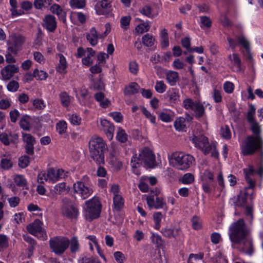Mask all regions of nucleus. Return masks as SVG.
I'll return each instance as SVG.
<instances>
[{
  "mask_svg": "<svg viewBox=\"0 0 263 263\" xmlns=\"http://www.w3.org/2000/svg\"><path fill=\"white\" fill-rule=\"evenodd\" d=\"M229 236L231 241L234 244L243 243L242 251L251 254L253 252V243L247 237L250 233L244 220L240 219L232 223L229 228Z\"/></svg>",
  "mask_w": 263,
  "mask_h": 263,
  "instance_id": "nucleus-1",
  "label": "nucleus"
},
{
  "mask_svg": "<svg viewBox=\"0 0 263 263\" xmlns=\"http://www.w3.org/2000/svg\"><path fill=\"white\" fill-rule=\"evenodd\" d=\"M17 139L18 135L11 132L3 133L0 135V140L5 145H9L11 142L14 143Z\"/></svg>",
  "mask_w": 263,
  "mask_h": 263,
  "instance_id": "nucleus-17",
  "label": "nucleus"
},
{
  "mask_svg": "<svg viewBox=\"0 0 263 263\" xmlns=\"http://www.w3.org/2000/svg\"><path fill=\"white\" fill-rule=\"evenodd\" d=\"M29 158L26 155L21 157L18 160V165L22 168L26 167L29 165Z\"/></svg>",
  "mask_w": 263,
  "mask_h": 263,
  "instance_id": "nucleus-63",
  "label": "nucleus"
},
{
  "mask_svg": "<svg viewBox=\"0 0 263 263\" xmlns=\"http://www.w3.org/2000/svg\"><path fill=\"white\" fill-rule=\"evenodd\" d=\"M244 173H245V179L249 184V187L253 188L255 186V181L252 178L253 173V170L252 169H245Z\"/></svg>",
  "mask_w": 263,
  "mask_h": 263,
  "instance_id": "nucleus-38",
  "label": "nucleus"
},
{
  "mask_svg": "<svg viewBox=\"0 0 263 263\" xmlns=\"http://www.w3.org/2000/svg\"><path fill=\"white\" fill-rule=\"evenodd\" d=\"M20 125L21 128L25 130L28 131L31 128L29 121L27 117H24L21 119Z\"/></svg>",
  "mask_w": 263,
  "mask_h": 263,
  "instance_id": "nucleus-60",
  "label": "nucleus"
},
{
  "mask_svg": "<svg viewBox=\"0 0 263 263\" xmlns=\"http://www.w3.org/2000/svg\"><path fill=\"white\" fill-rule=\"evenodd\" d=\"M183 184H191L194 181V176L191 173L185 174L180 180Z\"/></svg>",
  "mask_w": 263,
  "mask_h": 263,
  "instance_id": "nucleus-53",
  "label": "nucleus"
},
{
  "mask_svg": "<svg viewBox=\"0 0 263 263\" xmlns=\"http://www.w3.org/2000/svg\"><path fill=\"white\" fill-rule=\"evenodd\" d=\"M255 114V108L252 104L249 105V109L247 112V120L250 123L255 121L254 120V115Z\"/></svg>",
  "mask_w": 263,
  "mask_h": 263,
  "instance_id": "nucleus-56",
  "label": "nucleus"
},
{
  "mask_svg": "<svg viewBox=\"0 0 263 263\" xmlns=\"http://www.w3.org/2000/svg\"><path fill=\"white\" fill-rule=\"evenodd\" d=\"M74 193L84 200L90 197L93 191L91 187L85 184L81 181H78L73 185Z\"/></svg>",
  "mask_w": 263,
  "mask_h": 263,
  "instance_id": "nucleus-9",
  "label": "nucleus"
},
{
  "mask_svg": "<svg viewBox=\"0 0 263 263\" xmlns=\"http://www.w3.org/2000/svg\"><path fill=\"white\" fill-rule=\"evenodd\" d=\"M139 12L146 17L153 18L157 14H155L153 13L152 8L148 5H144L143 7L139 9Z\"/></svg>",
  "mask_w": 263,
  "mask_h": 263,
  "instance_id": "nucleus-31",
  "label": "nucleus"
},
{
  "mask_svg": "<svg viewBox=\"0 0 263 263\" xmlns=\"http://www.w3.org/2000/svg\"><path fill=\"white\" fill-rule=\"evenodd\" d=\"M51 11L57 14L59 18L64 22H66V13L63 10L61 6L58 4H54L50 7Z\"/></svg>",
  "mask_w": 263,
  "mask_h": 263,
  "instance_id": "nucleus-24",
  "label": "nucleus"
},
{
  "mask_svg": "<svg viewBox=\"0 0 263 263\" xmlns=\"http://www.w3.org/2000/svg\"><path fill=\"white\" fill-rule=\"evenodd\" d=\"M190 140L195 146L200 149L204 155L211 153L212 157L218 158L219 154L216 144L214 143L210 144L206 137L203 135H193L190 137Z\"/></svg>",
  "mask_w": 263,
  "mask_h": 263,
  "instance_id": "nucleus-3",
  "label": "nucleus"
},
{
  "mask_svg": "<svg viewBox=\"0 0 263 263\" xmlns=\"http://www.w3.org/2000/svg\"><path fill=\"white\" fill-rule=\"evenodd\" d=\"M142 162L139 155L138 156L136 154L134 155L131 159L130 164L133 169V172L137 175H139L140 172L137 169L141 166Z\"/></svg>",
  "mask_w": 263,
  "mask_h": 263,
  "instance_id": "nucleus-23",
  "label": "nucleus"
},
{
  "mask_svg": "<svg viewBox=\"0 0 263 263\" xmlns=\"http://www.w3.org/2000/svg\"><path fill=\"white\" fill-rule=\"evenodd\" d=\"M139 85L135 82H133L125 88L124 93L126 95H135L139 92Z\"/></svg>",
  "mask_w": 263,
  "mask_h": 263,
  "instance_id": "nucleus-28",
  "label": "nucleus"
},
{
  "mask_svg": "<svg viewBox=\"0 0 263 263\" xmlns=\"http://www.w3.org/2000/svg\"><path fill=\"white\" fill-rule=\"evenodd\" d=\"M146 202L148 207L151 209H162L165 205L164 198L162 197L158 196L157 193L155 194V195L147 196Z\"/></svg>",
  "mask_w": 263,
  "mask_h": 263,
  "instance_id": "nucleus-15",
  "label": "nucleus"
},
{
  "mask_svg": "<svg viewBox=\"0 0 263 263\" xmlns=\"http://www.w3.org/2000/svg\"><path fill=\"white\" fill-rule=\"evenodd\" d=\"M110 163L116 170H120L122 166V162L114 155H110Z\"/></svg>",
  "mask_w": 263,
  "mask_h": 263,
  "instance_id": "nucleus-44",
  "label": "nucleus"
},
{
  "mask_svg": "<svg viewBox=\"0 0 263 263\" xmlns=\"http://www.w3.org/2000/svg\"><path fill=\"white\" fill-rule=\"evenodd\" d=\"M196 101H194L191 98H187L183 100L182 106L185 109L192 110L193 111L194 106H195V104L196 103Z\"/></svg>",
  "mask_w": 263,
  "mask_h": 263,
  "instance_id": "nucleus-43",
  "label": "nucleus"
},
{
  "mask_svg": "<svg viewBox=\"0 0 263 263\" xmlns=\"http://www.w3.org/2000/svg\"><path fill=\"white\" fill-rule=\"evenodd\" d=\"M101 124L103 128V130L106 135L107 137L111 140L114 137L115 127L109 121L103 119L101 121Z\"/></svg>",
  "mask_w": 263,
  "mask_h": 263,
  "instance_id": "nucleus-18",
  "label": "nucleus"
},
{
  "mask_svg": "<svg viewBox=\"0 0 263 263\" xmlns=\"http://www.w3.org/2000/svg\"><path fill=\"white\" fill-rule=\"evenodd\" d=\"M196 101H194L191 98H187L183 100L182 106L185 109L192 110L193 111L194 106H195V104L196 103Z\"/></svg>",
  "mask_w": 263,
  "mask_h": 263,
  "instance_id": "nucleus-42",
  "label": "nucleus"
},
{
  "mask_svg": "<svg viewBox=\"0 0 263 263\" xmlns=\"http://www.w3.org/2000/svg\"><path fill=\"white\" fill-rule=\"evenodd\" d=\"M107 148V145L101 137L97 135L91 137L89 142L90 155L91 158L97 163H104V152Z\"/></svg>",
  "mask_w": 263,
  "mask_h": 263,
  "instance_id": "nucleus-2",
  "label": "nucleus"
},
{
  "mask_svg": "<svg viewBox=\"0 0 263 263\" xmlns=\"http://www.w3.org/2000/svg\"><path fill=\"white\" fill-rule=\"evenodd\" d=\"M9 246L8 237L4 235L0 234V252L6 249Z\"/></svg>",
  "mask_w": 263,
  "mask_h": 263,
  "instance_id": "nucleus-48",
  "label": "nucleus"
},
{
  "mask_svg": "<svg viewBox=\"0 0 263 263\" xmlns=\"http://www.w3.org/2000/svg\"><path fill=\"white\" fill-rule=\"evenodd\" d=\"M139 157L144 164L150 168L156 166L155 156L153 151L147 147H144L140 152Z\"/></svg>",
  "mask_w": 263,
  "mask_h": 263,
  "instance_id": "nucleus-12",
  "label": "nucleus"
},
{
  "mask_svg": "<svg viewBox=\"0 0 263 263\" xmlns=\"http://www.w3.org/2000/svg\"><path fill=\"white\" fill-rule=\"evenodd\" d=\"M185 119L183 117L177 118L174 122L175 129L178 131H185L186 129Z\"/></svg>",
  "mask_w": 263,
  "mask_h": 263,
  "instance_id": "nucleus-34",
  "label": "nucleus"
},
{
  "mask_svg": "<svg viewBox=\"0 0 263 263\" xmlns=\"http://www.w3.org/2000/svg\"><path fill=\"white\" fill-rule=\"evenodd\" d=\"M62 213L69 218H74L79 214L78 208L74 206L70 199L68 198H64L62 199Z\"/></svg>",
  "mask_w": 263,
  "mask_h": 263,
  "instance_id": "nucleus-10",
  "label": "nucleus"
},
{
  "mask_svg": "<svg viewBox=\"0 0 263 263\" xmlns=\"http://www.w3.org/2000/svg\"><path fill=\"white\" fill-rule=\"evenodd\" d=\"M69 245L68 238L57 236L51 238L49 240V246L52 251L57 255L63 254Z\"/></svg>",
  "mask_w": 263,
  "mask_h": 263,
  "instance_id": "nucleus-8",
  "label": "nucleus"
},
{
  "mask_svg": "<svg viewBox=\"0 0 263 263\" xmlns=\"http://www.w3.org/2000/svg\"><path fill=\"white\" fill-rule=\"evenodd\" d=\"M180 229L175 228L174 227H166L161 231L162 235L167 238H176L179 235Z\"/></svg>",
  "mask_w": 263,
  "mask_h": 263,
  "instance_id": "nucleus-21",
  "label": "nucleus"
},
{
  "mask_svg": "<svg viewBox=\"0 0 263 263\" xmlns=\"http://www.w3.org/2000/svg\"><path fill=\"white\" fill-rule=\"evenodd\" d=\"M1 166L4 170H8L12 167V162L10 157L3 158L1 162Z\"/></svg>",
  "mask_w": 263,
  "mask_h": 263,
  "instance_id": "nucleus-47",
  "label": "nucleus"
},
{
  "mask_svg": "<svg viewBox=\"0 0 263 263\" xmlns=\"http://www.w3.org/2000/svg\"><path fill=\"white\" fill-rule=\"evenodd\" d=\"M103 37L102 35L98 33L96 29L94 27L91 28L89 32L86 35L87 41L92 46H95L98 44L99 38H102Z\"/></svg>",
  "mask_w": 263,
  "mask_h": 263,
  "instance_id": "nucleus-20",
  "label": "nucleus"
},
{
  "mask_svg": "<svg viewBox=\"0 0 263 263\" xmlns=\"http://www.w3.org/2000/svg\"><path fill=\"white\" fill-rule=\"evenodd\" d=\"M167 96L171 102L176 103L179 101L178 90L173 88L167 92Z\"/></svg>",
  "mask_w": 263,
  "mask_h": 263,
  "instance_id": "nucleus-37",
  "label": "nucleus"
},
{
  "mask_svg": "<svg viewBox=\"0 0 263 263\" xmlns=\"http://www.w3.org/2000/svg\"><path fill=\"white\" fill-rule=\"evenodd\" d=\"M67 123L64 121H61L57 124V130L58 132L62 135L66 132Z\"/></svg>",
  "mask_w": 263,
  "mask_h": 263,
  "instance_id": "nucleus-59",
  "label": "nucleus"
},
{
  "mask_svg": "<svg viewBox=\"0 0 263 263\" xmlns=\"http://www.w3.org/2000/svg\"><path fill=\"white\" fill-rule=\"evenodd\" d=\"M43 223L39 219H35L32 223L27 225L26 229L28 232L35 236L42 239H46L47 235L42 228Z\"/></svg>",
  "mask_w": 263,
  "mask_h": 263,
  "instance_id": "nucleus-11",
  "label": "nucleus"
},
{
  "mask_svg": "<svg viewBox=\"0 0 263 263\" xmlns=\"http://www.w3.org/2000/svg\"><path fill=\"white\" fill-rule=\"evenodd\" d=\"M155 88L157 92L162 93L166 90V85L163 81H157Z\"/></svg>",
  "mask_w": 263,
  "mask_h": 263,
  "instance_id": "nucleus-61",
  "label": "nucleus"
},
{
  "mask_svg": "<svg viewBox=\"0 0 263 263\" xmlns=\"http://www.w3.org/2000/svg\"><path fill=\"white\" fill-rule=\"evenodd\" d=\"M69 4L72 8L80 9L85 7V0H70Z\"/></svg>",
  "mask_w": 263,
  "mask_h": 263,
  "instance_id": "nucleus-49",
  "label": "nucleus"
},
{
  "mask_svg": "<svg viewBox=\"0 0 263 263\" xmlns=\"http://www.w3.org/2000/svg\"><path fill=\"white\" fill-rule=\"evenodd\" d=\"M251 124V130L253 133L254 136H261V129L259 124L256 122L253 121L250 122Z\"/></svg>",
  "mask_w": 263,
  "mask_h": 263,
  "instance_id": "nucleus-45",
  "label": "nucleus"
},
{
  "mask_svg": "<svg viewBox=\"0 0 263 263\" xmlns=\"http://www.w3.org/2000/svg\"><path fill=\"white\" fill-rule=\"evenodd\" d=\"M114 206L116 211H120L124 206V200L121 195H116L113 197Z\"/></svg>",
  "mask_w": 263,
  "mask_h": 263,
  "instance_id": "nucleus-30",
  "label": "nucleus"
},
{
  "mask_svg": "<svg viewBox=\"0 0 263 263\" xmlns=\"http://www.w3.org/2000/svg\"><path fill=\"white\" fill-rule=\"evenodd\" d=\"M238 43L246 49L247 52L250 50V43L246 38L242 35L237 37Z\"/></svg>",
  "mask_w": 263,
  "mask_h": 263,
  "instance_id": "nucleus-50",
  "label": "nucleus"
},
{
  "mask_svg": "<svg viewBox=\"0 0 263 263\" xmlns=\"http://www.w3.org/2000/svg\"><path fill=\"white\" fill-rule=\"evenodd\" d=\"M32 105L35 108L39 110L43 109L46 106L44 101L40 99H34L32 101Z\"/></svg>",
  "mask_w": 263,
  "mask_h": 263,
  "instance_id": "nucleus-64",
  "label": "nucleus"
},
{
  "mask_svg": "<svg viewBox=\"0 0 263 263\" xmlns=\"http://www.w3.org/2000/svg\"><path fill=\"white\" fill-rule=\"evenodd\" d=\"M26 41V37L20 33L12 32L6 41L7 50L12 53L13 55H17L21 51Z\"/></svg>",
  "mask_w": 263,
  "mask_h": 263,
  "instance_id": "nucleus-5",
  "label": "nucleus"
},
{
  "mask_svg": "<svg viewBox=\"0 0 263 263\" xmlns=\"http://www.w3.org/2000/svg\"><path fill=\"white\" fill-rule=\"evenodd\" d=\"M193 112L195 118L197 119L201 118L205 114V108L203 105L199 101H196L195 106L193 110Z\"/></svg>",
  "mask_w": 263,
  "mask_h": 263,
  "instance_id": "nucleus-25",
  "label": "nucleus"
},
{
  "mask_svg": "<svg viewBox=\"0 0 263 263\" xmlns=\"http://www.w3.org/2000/svg\"><path fill=\"white\" fill-rule=\"evenodd\" d=\"M117 139L121 143H125L127 141L128 135L125 133V130L121 127H118L117 129Z\"/></svg>",
  "mask_w": 263,
  "mask_h": 263,
  "instance_id": "nucleus-40",
  "label": "nucleus"
},
{
  "mask_svg": "<svg viewBox=\"0 0 263 263\" xmlns=\"http://www.w3.org/2000/svg\"><path fill=\"white\" fill-rule=\"evenodd\" d=\"M22 140L24 143L25 153L28 155H33L34 146L36 143L35 138L30 134L22 133Z\"/></svg>",
  "mask_w": 263,
  "mask_h": 263,
  "instance_id": "nucleus-14",
  "label": "nucleus"
},
{
  "mask_svg": "<svg viewBox=\"0 0 263 263\" xmlns=\"http://www.w3.org/2000/svg\"><path fill=\"white\" fill-rule=\"evenodd\" d=\"M95 9L98 15L105 16H108L112 11L111 2L109 0L99 1L95 5Z\"/></svg>",
  "mask_w": 263,
  "mask_h": 263,
  "instance_id": "nucleus-13",
  "label": "nucleus"
},
{
  "mask_svg": "<svg viewBox=\"0 0 263 263\" xmlns=\"http://www.w3.org/2000/svg\"><path fill=\"white\" fill-rule=\"evenodd\" d=\"M174 165L178 170H185L189 168L194 161V157L182 152H176L173 155Z\"/></svg>",
  "mask_w": 263,
  "mask_h": 263,
  "instance_id": "nucleus-7",
  "label": "nucleus"
},
{
  "mask_svg": "<svg viewBox=\"0 0 263 263\" xmlns=\"http://www.w3.org/2000/svg\"><path fill=\"white\" fill-rule=\"evenodd\" d=\"M18 67L15 65H8L1 70L2 79L8 81L11 79L13 75L18 72Z\"/></svg>",
  "mask_w": 263,
  "mask_h": 263,
  "instance_id": "nucleus-16",
  "label": "nucleus"
},
{
  "mask_svg": "<svg viewBox=\"0 0 263 263\" xmlns=\"http://www.w3.org/2000/svg\"><path fill=\"white\" fill-rule=\"evenodd\" d=\"M69 247L70 252L72 253H75L80 250V243L77 237L73 236L69 240Z\"/></svg>",
  "mask_w": 263,
  "mask_h": 263,
  "instance_id": "nucleus-35",
  "label": "nucleus"
},
{
  "mask_svg": "<svg viewBox=\"0 0 263 263\" xmlns=\"http://www.w3.org/2000/svg\"><path fill=\"white\" fill-rule=\"evenodd\" d=\"M248 194L247 193H240L237 195V199L235 201V204L237 206L241 207L245 206L247 201Z\"/></svg>",
  "mask_w": 263,
  "mask_h": 263,
  "instance_id": "nucleus-33",
  "label": "nucleus"
},
{
  "mask_svg": "<svg viewBox=\"0 0 263 263\" xmlns=\"http://www.w3.org/2000/svg\"><path fill=\"white\" fill-rule=\"evenodd\" d=\"M58 56L59 58V63L57 66V71L60 73H65L67 66L66 59L62 54H59Z\"/></svg>",
  "mask_w": 263,
  "mask_h": 263,
  "instance_id": "nucleus-29",
  "label": "nucleus"
},
{
  "mask_svg": "<svg viewBox=\"0 0 263 263\" xmlns=\"http://www.w3.org/2000/svg\"><path fill=\"white\" fill-rule=\"evenodd\" d=\"M59 97L61 103L64 107H68L69 105L71 102V97L66 92H61L59 94Z\"/></svg>",
  "mask_w": 263,
  "mask_h": 263,
  "instance_id": "nucleus-39",
  "label": "nucleus"
},
{
  "mask_svg": "<svg viewBox=\"0 0 263 263\" xmlns=\"http://www.w3.org/2000/svg\"><path fill=\"white\" fill-rule=\"evenodd\" d=\"M86 51L88 53L87 55L82 59V62L83 64L89 66L93 63L92 57L95 56L96 52L91 48H87Z\"/></svg>",
  "mask_w": 263,
  "mask_h": 263,
  "instance_id": "nucleus-27",
  "label": "nucleus"
},
{
  "mask_svg": "<svg viewBox=\"0 0 263 263\" xmlns=\"http://www.w3.org/2000/svg\"><path fill=\"white\" fill-rule=\"evenodd\" d=\"M200 21L201 23V28H209L211 27L212 21L210 18L206 16H200Z\"/></svg>",
  "mask_w": 263,
  "mask_h": 263,
  "instance_id": "nucleus-51",
  "label": "nucleus"
},
{
  "mask_svg": "<svg viewBox=\"0 0 263 263\" xmlns=\"http://www.w3.org/2000/svg\"><path fill=\"white\" fill-rule=\"evenodd\" d=\"M166 79L167 82L171 86H174L179 80L178 73L176 71L170 70L166 73Z\"/></svg>",
  "mask_w": 263,
  "mask_h": 263,
  "instance_id": "nucleus-26",
  "label": "nucleus"
},
{
  "mask_svg": "<svg viewBox=\"0 0 263 263\" xmlns=\"http://www.w3.org/2000/svg\"><path fill=\"white\" fill-rule=\"evenodd\" d=\"M96 100L98 101L100 105L104 108L107 107L109 104V101L105 98L104 95L102 92H98L95 95Z\"/></svg>",
  "mask_w": 263,
  "mask_h": 263,
  "instance_id": "nucleus-36",
  "label": "nucleus"
},
{
  "mask_svg": "<svg viewBox=\"0 0 263 263\" xmlns=\"http://www.w3.org/2000/svg\"><path fill=\"white\" fill-rule=\"evenodd\" d=\"M44 26L49 32H53L57 28V22L54 16L47 15L43 19Z\"/></svg>",
  "mask_w": 263,
  "mask_h": 263,
  "instance_id": "nucleus-19",
  "label": "nucleus"
},
{
  "mask_svg": "<svg viewBox=\"0 0 263 263\" xmlns=\"http://www.w3.org/2000/svg\"><path fill=\"white\" fill-rule=\"evenodd\" d=\"M14 180L15 184L18 186L24 187L27 185V181L23 175H15Z\"/></svg>",
  "mask_w": 263,
  "mask_h": 263,
  "instance_id": "nucleus-46",
  "label": "nucleus"
},
{
  "mask_svg": "<svg viewBox=\"0 0 263 263\" xmlns=\"http://www.w3.org/2000/svg\"><path fill=\"white\" fill-rule=\"evenodd\" d=\"M150 29V26L147 23H143L138 25L136 30L138 33H143V32L148 31Z\"/></svg>",
  "mask_w": 263,
  "mask_h": 263,
  "instance_id": "nucleus-57",
  "label": "nucleus"
},
{
  "mask_svg": "<svg viewBox=\"0 0 263 263\" xmlns=\"http://www.w3.org/2000/svg\"><path fill=\"white\" fill-rule=\"evenodd\" d=\"M162 218V214L160 212H155L153 214V218L155 221V228L159 230L160 228V222Z\"/></svg>",
  "mask_w": 263,
  "mask_h": 263,
  "instance_id": "nucleus-52",
  "label": "nucleus"
},
{
  "mask_svg": "<svg viewBox=\"0 0 263 263\" xmlns=\"http://www.w3.org/2000/svg\"><path fill=\"white\" fill-rule=\"evenodd\" d=\"M196 101H194L191 98H187L183 100L182 106L185 109L192 110L193 111L194 106H195V104L196 103Z\"/></svg>",
  "mask_w": 263,
  "mask_h": 263,
  "instance_id": "nucleus-41",
  "label": "nucleus"
},
{
  "mask_svg": "<svg viewBox=\"0 0 263 263\" xmlns=\"http://www.w3.org/2000/svg\"><path fill=\"white\" fill-rule=\"evenodd\" d=\"M142 42L144 46L151 47L154 45L155 39L153 35L147 33L142 36Z\"/></svg>",
  "mask_w": 263,
  "mask_h": 263,
  "instance_id": "nucleus-32",
  "label": "nucleus"
},
{
  "mask_svg": "<svg viewBox=\"0 0 263 263\" xmlns=\"http://www.w3.org/2000/svg\"><path fill=\"white\" fill-rule=\"evenodd\" d=\"M54 189L55 190V193L57 194H61L68 192L66 190V185L64 182H62L56 184L54 187Z\"/></svg>",
  "mask_w": 263,
  "mask_h": 263,
  "instance_id": "nucleus-55",
  "label": "nucleus"
},
{
  "mask_svg": "<svg viewBox=\"0 0 263 263\" xmlns=\"http://www.w3.org/2000/svg\"><path fill=\"white\" fill-rule=\"evenodd\" d=\"M34 76L37 80H44L47 78L48 74L43 70H39L37 69L33 71Z\"/></svg>",
  "mask_w": 263,
  "mask_h": 263,
  "instance_id": "nucleus-54",
  "label": "nucleus"
},
{
  "mask_svg": "<svg viewBox=\"0 0 263 263\" xmlns=\"http://www.w3.org/2000/svg\"><path fill=\"white\" fill-rule=\"evenodd\" d=\"M263 146V140L261 137L248 136L242 143L241 153L244 156L251 155L256 151L261 149Z\"/></svg>",
  "mask_w": 263,
  "mask_h": 263,
  "instance_id": "nucleus-4",
  "label": "nucleus"
},
{
  "mask_svg": "<svg viewBox=\"0 0 263 263\" xmlns=\"http://www.w3.org/2000/svg\"><path fill=\"white\" fill-rule=\"evenodd\" d=\"M229 59L231 61L232 64V69L235 71H240L241 70V60L238 57V54L233 53L229 55Z\"/></svg>",
  "mask_w": 263,
  "mask_h": 263,
  "instance_id": "nucleus-22",
  "label": "nucleus"
},
{
  "mask_svg": "<svg viewBox=\"0 0 263 263\" xmlns=\"http://www.w3.org/2000/svg\"><path fill=\"white\" fill-rule=\"evenodd\" d=\"M84 214L86 219L91 221L100 216L102 205L97 197H93L85 203Z\"/></svg>",
  "mask_w": 263,
  "mask_h": 263,
  "instance_id": "nucleus-6",
  "label": "nucleus"
},
{
  "mask_svg": "<svg viewBox=\"0 0 263 263\" xmlns=\"http://www.w3.org/2000/svg\"><path fill=\"white\" fill-rule=\"evenodd\" d=\"M20 85L18 83L15 81H11L7 85V88L9 91L15 92L19 88Z\"/></svg>",
  "mask_w": 263,
  "mask_h": 263,
  "instance_id": "nucleus-62",
  "label": "nucleus"
},
{
  "mask_svg": "<svg viewBox=\"0 0 263 263\" xmlns=\"http://www.w3.org/2000/svg\"><path fill=\"white\" fill-rule=\"evenodd\" d=\"M47 175V178L49 181L54 182L58 180L57 174L55 173V171L53 168H50L48 170Z\"/></svg>",
  "mask_w": 263,
  "mask_h": 263,
  "instance_id": "nucleus-58",
  "label": "nucleus"
}]
</instances>
